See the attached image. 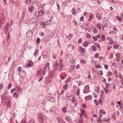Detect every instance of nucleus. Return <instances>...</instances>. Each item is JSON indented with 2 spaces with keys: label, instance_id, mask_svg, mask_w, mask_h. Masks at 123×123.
<instances>
[{
  "label": "nucleus",
  "instance_id": "nucleus-63",
  "mask_svg": "<svg viewBox=\"0 0 123 123\" xmlns=\"http://www.w3.org/2000/svg\"><path fill=\"white\" fill-rule=\"evenodd\" d=\"M101 25H100V26H99V25H98V23L97 24V27H98V29H100L101 28Z\"/></svg>",
  "mask_w": 123,
  "mask_h": 123
},
{
  "label": "nucleus",
  "instance_id": "nucleus-41",
  "mask_svg": "<svg viewBox=\"0 0 123 123\" xmlns=\"http://www.w3.org/2000/svg\"><path fill=\"white\" fill-rule=\"evenodd\" d=\"M93 15H91L89 16V21H91V19L93 18Z\"/></svg>",
  "mask_w": 123,
  "mask_h": 123
},
{
  "label": "nucleus",
  "instance_id": "nucleus-52",
  "mask_svg": "<svg viewBox=\"0 0 123 123\" xmlns=\"http://www.w3.org/2000/svg\"><path fill=\"white\" fill-rule=\"evenodd\" d=\"M105 37L104 35H103L102 36V37L101 38V39L102 41H104L105 40Z\"/></svg>",
  "mask_w": 123,
  "mask_h": 123
},
{
  "label": "nucleus",
  "instance_id": "nucleus-21",
  "mask_svg": "<svg viewBox=\"0 0 123 123\" xmlns=\"http://www.w3.org/2000/svg\"><path fill=\"white\" fill-rule=\"evenodd\" d=\"M33 63H28L27 65V67H32L33 66Z\"/></svg>",
  "mask_w": 123,
  "mask_h": 123
},
{
  "label": "nucleus",
  "instance_id": "nucleus-9",
  "mask_svg": "<svg viewBox=\"0 0 123 123\" xmlns=\"http://www.w3.org/2000/svg\"><path fill=\"white\" fill-rule=\"evenodd\" d=\"M38 13L40 16H42L44 15V12L43 10H40L39 11Z\"/></svg>",
  "mask_w": 123,
  "mask_h": 123
},
{
  "label": "nucleus",
  "instance_id": "nucleus-53",
  "mask_svg": "<svg viewBox=\"0 0 123 123\" xmlns=\"http://www.w3.org/2000/svg\"><path fill=\"white\" fill-rule=\"evenodd\" d=\"M80 62L81 63H85L86 62L83 59H81L80 61Z\"/></svg>",
  "mask_w": 123,
  "mask_h": 123
},
{
  "label": "nucleus",
  "instance_id": "nucleus-3",
  "mask_svg": "<svg viewBox=\"0 0 123 123\" xmlns=\"http://www.w3.org/2000/svg\"><path fill=\"white\" fill-rule=\"evenodd\" d=\"M38 18V17L37 16H36V15L34 16L31 19V21H33L32 22L35 23L37 21V19Z\"/></svg>",
  "mask_w": 123,
  "mask_h": 123
},
{
  "label": "nucleus",
  "instance_id": "nucleus-29",
  "mask_svg": "<svg viewBox=\"0 0 123 123\" xmlns=\"http://www.w3.org/2000/svg\"><path fill=\"white\" fill-rule=\"evenodd\" d=\"M67 108V107H65V108H63L62 109V111L64 112L65 113L67 112V111L66 109Z\"/></svg>",
  "mask_w": 123,
  "mask_h": 123
},
{
  "label": "nucleus",
  "instance_id": "nucleus-24",
  "mask_svg": "<svg viewBox=\"0 0 123 123\" xmlns=\"http://www.w3.org/2000/svg\"><path fill=\"white\" fill-rule=\"evenodd\" d=\"M113 47L115 49H116L118 48V45H117L116 44H115L113 45Z\"/></svg>",
  "mask_w": 123,
  "mask_h": 123
},
{
  "label": "nucleus",
  "instance_id": "nucleus-43",
  "mask_svg": "<svg viewBox=\"0 0 123 123\" xmlns=\"http://www.w3.org/2000/svg\"><path fill=\"white\" fill-rule=\"evenodd\" d=\"M56 5H57V9L59 10H60V6L59 3H57L56 4Z\"/></svg>",
  "mask_w": 123,
  "mask_h": 123
},
{
  "label": "nucleus",
  "instance_id": "nucleus-8",
  "mask_svg": "<svg viewBox=\"0 0 123 123\" xmlns=\"http://www.w3.org/2000/svg\"><path fill=\"white\" fill-rule=\"evenodd\" d=\"M59 67L58 69V70L59 71H61L62 70V68H63L64 65L62 63H59Z\"/></svg>",
  "mask_w": 123,
  "mask_h": 123
},
{
  "label": "nucleus",
  "instance_id": "nucleus-15",
  "mask_svg": "<svg viewBox=\"0 0 123 123\" xmlns=\"http://www.w3.org/2000/svg\"><path fill=\"white\" fill-rule=\"evenodd\" d=\"M72 35L70 34L68 36L66 37V38L68 40H70L72 38Z\"/></svg>",
  "mask_w": 123,
  "mask_h": 123
},
{
  "label": "nucleus",
  "instance_id": "nucleus-5",
  "mask_svg": "<svg viewBox=\"0 0 123 123\" xmlns=\"http://www.w3.org/2000/svg\"><path fill=\"white\" fill-rule=\"evenodd\" d=\"M7 94V92L6 91H5L2 95L1 96V99L3 100L5 99L6 98V96Z\"/></svg>",
  "mask_w": 123,
  "mask_h": 123
},
{
  "label": "nucleus",
  "instance_id": "nucleus-12",
  "mask_svg": "<svg viewBox=\"0 0 123 123\" xmlns=\"http://www.w3.org/2000/svg\"><path fill=\"white\" fill-rule=\"evenodd\" d=\"M84 50H85V49L84 48H81L79 50V52L80 53H83V54H82V53L81 54V55H84V53H85V52L84 51Z\"/></svg>",
  "mask_w": 123,
  "mask_h": 123
},
{
  "label": "nucleus",
  "instance_id": "nucleus-46",
  "mask_svg": "<svg viewBox=\"0 0 123 123\" xmlns=\"http://www.w3.org/2000/svg\"><path fill=\"white\" fill-rule=\"evenodd\" d=\"M12 86V84L10 83L9 84V85L8 86V89H9Z\"/></svg>",
  "mask_w": 123,
  "mask_h": 123
},
{
  "label": "nucleus",
  "instance_id": "nucleus-4",
  "mask_svg": "<svg viewBox=\"0 0 123 123\" xmlns=\"http://www.w3.org/2000/svg\"><path fill=\"white\" fill-rule=\"evenodd\" d=\"M55 98L52 96L49 97L47 98V100L53 102L55 101Z\"/></svg>",
  "mask_w": 123,
  "mask_h": 123
},
{
  "label": "nucleus",
  "instance_id": "nucleus-31",
  "mask_svg": "<svg viewBox=\"0 0 123 123\" xmlns=\"http://www.w3.org/2000/svg\"><path fill=\"white\" fill-rule=\"evenodd\" d=\"M86 37H87L88 38V39H89V38H90V37H91V36L88 33H87L86 34Z\"/></svg>",
  "mask_w": 123,
  "mask_h": 123
},
{
  "label": "nucleus",
  "instance_id": "nucleus-10",
  "mask_svg": "<svg viewBox=\"0 0 123 123\" xmlns=\"http://www.w3.org/2000/svg\"><path fill=\"white\" fill-rule=\"evenodd\" d=\"M56 119L59 123H62L63 120L60 118L57 117L56 118Z\"/></svg>",
  "mask_w": 123,
  "mask_h": 123
},
{
  "label": "nucleus",
  "instance_id": "nucleus-36",
  "mask_svg": "<svg viewBox=\"0 0 123 123\" xmlns=\"http://www.w3.org/2000/svg\"><path fill=\"white\" fill-rule=\"evenodd\" d=\"M26 2L27 4L28 3V4H29V3H31V0H26Z\"/></svg>",
  "mask_w": 123,
  "mask_h": 123
},
{
  "label": "nucleus",
  "instance_id": "nucleus-57",
  "mask_svg": "<svg viewBox=\"0 0 123 123\" xmlns=\"http://www.w3.org/2000/svg\"><path fill=\"white\" fill-rule=\"evenodd\" d=\"M110 118H109L108 119H104L103 120V121H106L107 122H108L110 120Z\"/></svg>",
  "mask_w": 123,
  "mask_h": 123
},
{
  "label": "nucleus",
  "instance_id": "nucleus-59",
  "mask_svg": "<svg viewBox=\"0 0 123 123\" xmlns=\"http://www.w3.org/2000/svg\"><path fill=\"white\" fill-rule=\"evenodd\" d=\"M8 27L7 25L4 28V29L6 30H8Z\"/></svg>",
  "mask_w": 123,
  "mask_h": 123
},
{
  "label": "nucleus",
  "instance_id": "nucleus-64",
  "mask_svg": "<svg viewBox=\"0 0 123 123\" xmlns=\"http://www.w3.org/2000/svg\"><path fill=\"white\" fill-rule=\"evenodd\" d=\"M102 115L101 113H100L99 117H98V119H100V118H101L102 117Z\"/></svg>",
  "mask_w": 123,
  "mask_h": 123
},
{
  "label": "nucleus",
  "instance_id": "nucleus-34",
  "mask_svg": "<svg viewBox=\"0 0 123 123\" xmlns=\"http://www.w3.org/2000/svg\"><path fill=\"white\" fill-rule=\"evenodd\" d=\"M65 119L68 122H70V120L68 118V117H65Z\"/></svg>",
  "mask_w": 123,
  "mask_h": 123
},
{
  "label": "nucleus",
  "instance_id": "nucleus-42",
  "mask_svg": "<svg viewBox=\"0 0 123 123\" xmlns=\"http://www.w3.org/2000/svg\"><path fill=\"white\" fill-rule=\"evenodd\" d=\"M14 4L17 6H18L19 5V3L18 2H16L14 3Z\"/></svg>",
  "mask_w": 123,
  "mask_h": 123
},
{
  "label": "nucleus",
  "instance_id": "nucleus-11",
  "mask_svg": "<svg viewBox=\"0 0 123 123\" xmlns=\"http://www.w3.org/2000/svg\"><path fill=\"white\" fill-rule=\"evenodd\" d=\"M46 68H44V69L43 70L41 71L40 72L41 74L44 75L45 74V70L46 69Z\"/></svg>",
  "mask_w": 123,
  "mask_h": 123
},
{
  "label": "nucleus",
  "instance_id": "nucleus-32",
  "mask_svg": "<svg viewBox=\"0 0 123 123\" xmlns=\"http://www.w3.org/2000/svg\"><path fill=\"white\" fill-rule=\"evenodd\" d=\"M93 32L94 33H97L98 32V30L96 29L95 28H94Z\"/></svg>",
  "mask_w": 123,
  "mask_h": 123
},
{
  "label": "nucleus",
  "instance_id": "nucleus-17",
  "mask_svg": "<svg viewBox=\"0 0 123 123\" xmlns=\"http://www.w3.org/2000/svg\"><path fill=\"white\" fill-rule=\"evenodd\" d=\"M34 8L33 6H31L29 8V11L31 12H32L34 10Z\"/></svg>",
  "mask_w": 123,
  "mask_h": 123
},
{
  "label": "nucleus",
  "instance_id": "nucleus-16",
  "mask_svg": "<svg viewBox=\"0 0 123 123\" xmlns=\"http://www.w3.org/2000/svg\"><path fill=\"white\" fill-rule=\"evenodd\" d=\"M96 17L99 20H101V15L99 14L98 13H97L96 14Z\"/></svg>",
  "mask_w": 123,
  "mask_h": 123
},
{
  "label": "nucleus",
  "instance_id": "nucleus-23",
  "mask_svg": "<svg viewBox=\"0 0 123 123\" xmlns=\"http://www.w3.org/2000/svg\"><path fill=\"white\" fill-rule=\"evenodd\" d=\"M72 81V79L71 78H68L66 81V82L67 83V82H71Z\"/></svg>",
  "mask_w": 123,
  "mask_h": 123
},
{
  "label": "nucleus",
  "instance_id": "nucleus-2",
  "mask_svg": "<svg viewBox=\"0 0 123 123\" xmlns=\"http://www.w3.org/2000/svg\"><path fill=\"white\" fill-rule=\"evenodd\" d=\"M37 117L39 122L42 123H43L44 121V118L42 114L40 113H38Z\"/></svg>",
  "mask_w": 123,
  "mask_h": 123
},
{
  "label": "nucleus",
  "instance_id": "nucleus-44",
  "mask_svg": "<svg viewBox=\"0 0 123 123\" xmlns=\"http://www.w3.org/2000/svg\"><path fill=\"white\" fill-rule=\"evenodd\" d=\"M18 96V93L16 92L14 93L13 95V96L14 97H16V96Z\"/></svg>",
  "mask_w": 123,
  "mask_h": 123
},
{
  "label": "nucleus",
  "instance_id": "nucleus-30",
  "mask_svg": "<svg viewBox=\"0 0 123 123\" xmlns=\"http://www.w3.org/2000/svg\"><path fill=\"white\" fill-rule=\"evenodd\" d=\"M57 55L56 54H54L53 55V57L54 59H55L56 58Z\"/></svg>",
  "mask_w": 123,
  "mask_h": 123
},
{
  "label": "nucleus",
  "instance_id": "nucleus-7",
  "mask_svg": "<svg viewBox=\"0 0 123 123\" xmlns=\"http://www.w3.org/2000/svg\"><path fill=\"white\" fill-rule=\"evenodd\" d=\"M55 74L53 71L49 72V76L50 78H53Z\"/></svg>",
  "mask_w": 123,
  "mask_h": 123
},
{
  "label": "nucleus",
  "instance_id": "nucleus-28",
  "mask_svg": "<svg viewBox=\"0 0 123 123\" xmlns=\"http://www.w3.org/2000/svg\"><path fill=\"white\" fill-rule=\"evenodd\" d=\"M30 32H27V35H26L27 37H31V36L32 34V33H31V35L30 36L29 34H30Z\"/></svg>",
  "mask_w": 123,
  "mask_h": 123
},
{
  "label": "nucleus",
  "instance_id": "nucleus-38",
  "mask_svg": "<svg viewBox=\"0 0 123 123\" xmlns=\"http://www.w3.org/2000/svg\"><path fill=\"white\" fill-rule=\"evenodd\" d=\"M25 12L24 11L23 12V13L22 14V18L21 19H22L23 20V19L25 17Z\"/></svg>",
  "mask_w": 123,
  "mask_h": 123
},
{
  "label": "nucleus",
  "instance_id": "nucleus-49",
  "mask_svg": "<svg viewBox=\"0 0 123 123\" xmlns=\"http://www.w3.org/2000/svg\"><path fill=\"white\" fill-rule=\"evenodd\" d=\"M47 54L43 55V57L44 59L46 58L47 57Z\"/></svg>",
  "mask_w": 123,
  "mask_h": 123
},
{
  "label": "nucleus",
  "instance_id": "nucleus-14",
  "mask_svg": "<svg viewBox=\"0 0 123 123\" xmlns=\"http://www.w3.org/2000/svg\"><path fill=\"white\" fill-rule=\"evenodd\" d=\"M85 98L86 100V101L89 100V99H90L92 98V97L90 95L88 96Z\"/></svg>",
  "mask_w": 123,
  "mask_h": 123
},
{
  "label": "nucleus",
  "instance_id": "nucleus-56",
  "mask_svg": "<svg viewBox=\"0 0 123 123\" xmlns=\"http://www.w3.org/2000/svg\"><path fill=\"white\" fill-rule=\"evenodd\" d=\"M85 89L83 90V92L84 93H86L87 92H88V90H85Z\"/></svg>",
  "mask_w": 123,
  "mask_h": 123
},
{
  "label": "nucleus",
  "instance_id": "nucleus-45",
  "mask_svg": "<svg viewBox=\"0 0 123 123\" xmlns=\"http://www.w3.org/2000/svg\"><path fill=\"white\" fill-rule=\"evenodd\" d=\"M95 67L97 68H101V66L99 65H98L97 66L96 65L95 66Z\"/></svg>",
  "mask_w": 123,
  "mask_h": 123
},
{
  "label": "nucleus",
  "instance_id": "nucleus-35",
  "mask_svg": "<svg viewBox=\"0 0 123 123\" xmlns=\"http://www.w3.org/2000/svg\"><path fill=\"white\" fill-rule=\"evenodd\" d=\"M89 89V87H88V86L87 85H86L85 86V90H88Z\"/></svg>",
  "mask_w": 123,
  "mask_h": 123
},
{
  "label": "nucleus",
  "instance_id": "nucleus-1",
  "mask_svg": "<svg viewBox=\"0 0 123 123\" xmlns=\"http://www.w3.org/2000/svg\"><path fill=\"white\" fill-rule=\"evenodd\" d=\"M6 17L5 15L2 14L0 17V28L1 25L3 24L5 22Z\"/></svg>",
  "mask_w": 123,
  "mask_h": 123
},
{
  "label": "nucleus",
  "instance_id": "nucleus-37",
  "mask_svg": "<svg viewBox=\"0 0 123 123\" xmlns=\"http://www.w3.org/2000/svg\"><path fill=\"white\" fill-rule=\"evenodd\" d=\"M79 123H83V119L81 118L79 120Z\"/></svg>",
  "mask_w": 123,
  "mask_h": 123
},
{
  "label": "nucleus",
  "instance_id": "nucleus-27",
  "mask_svg": "<svg viewBox=\"0 0 123 123\" xmlns=\"http://www.w3.org/2000/svg\"><path fill=\"white\" fill-rule=\"evenodd\" d=\"M106 87L107 88L109 87L110 86V85L109 83H106Z\"/></svg>",
  "mask_w": 123,
  "mask_h": 123
},
{
  "label": "nucleus",
  "instance_id": "nucleus-62",
  "mask_svg": "<svg viewBox=\"0 0 123 123\" xmlns=\"http://www.w3.org/2000/svg\"><path fill=\"white\" fill-rule=\"evenodd\" d=\"M82 42L81 39L80 38L78 40V43H80Z\"/></svg>",
  "mask_w": 123,
  "mask_h": 123
},
{
  "label": "nucleus",
  "instance_id": "nucleus-22",
  "mask_svg": "<svg viewBox=\"0 0 123 123\" xmlns=\"http://www.w3.org/2000/svg\"><path fill=\"white\" fill-rule=\"evenodd\" d=\"M74 69V66H71L69 68V70L71 71L73 70Z\"/></svg>",
  "mask_w": 123,
  "mask_h": 123
},
{
  "label": "nucleus",
  "instance_id": "nucleus-58",
  "mask_svg": "<svg viewBox=\"0 0 123 123\" xmlns=\"http://www.w3.org/2000/svg\"><path fill=\"white\" fill-rule=\"evenodd\" d=\"M40 36L43 37L44 36V33L43 32H41L40 33Z\"/></svg>",
  "mask_w": 123,
  "mask_h": 123
},
{
  "label": "nucleus",
  "instance_id": "nucleus-33",
  "mask_svg": "<svg viewBox=\"0 0 123 123\" xmlns=\"http://www.w3.org/2000/svg\"><path fill=\"white\" fill-rule=\"evenodd\" d=\"M99 74L100 76H102L103 74L102 71V70H100L99 71Z\"/></svg>",
  "mask_w": 123,
  "mask_h": 123
},
{
  "label": "nucleus",
  "instance_id": "nucleus-51",
  "mask_svg": "<svg viewBox=\"0 0 123 123\" xmlns=\"http://www.w3.org/2000/svg\"><path fill=\"white\" fill-rule=\"evenodd\" d=\"M98 53H96L94 55V57L95 58H98Z\"/></svg>",
  "mask_w": 123,
  "mask_h": 123
},
{
  "label": "nucleus",
  "instance_id": "nucleus-13",
  "mask_svg": "<svg viewBox=\"0 0 123 123\" xmlns=\"http://www.w3.org/2000/svg\"><path fill=\"white\" fill-rule=\"evenodd\" d=\"M41 25H44L43 26V27L44 28L45 27V26H46L48 25V23L47 22H42L41 24Z\"/></svg>",
  "mask_w": 123,
  "mask_h": 123
},
{
  "label": "nucleus",
  "instance_id": "nucleus-19",
  "mask_svg": "<svg viewBox=\"0 0 123 123\" xmlns=\"http://www.w3.org/2000/svg\"><path fill=\"white\" fill-rule=\"evenodd\" d=\"M27 123H36V122L33 119H31L29 120Z\"/></svg>",
  "mask_w": 123,
  "mask_h": 123
},
{
  "label": "nucleus",
  "instance_id": "nucleus-60",
  "mask_svg": "<svg viewBox=\"0 0 123 123\" xmlns=\"http://www.w3.org/2000/svg\"><path fill=\"white\" fill-rule=\"evenodd\" d=\"M67 84H66L63 87V88L64 89H66L67 87Z\"/></svg>",
  "mask_w": 123,
  "mask_h": 123
},
{
  "label": "nucleus",
  "instance_id": "nucleus-25",
  "mask_svg": "<svg viewBox=\"0 0 123 123\" xmlns=\"http://www.w3.org/2000/svg\"><path fill=\"white\" fill-rule=\"evenodd\" d=\"M95 45L97 47V48H100V47L99 44L98 43H95Z\"/></svg>",
  "mask_w": 123,
  "mask_h": 123
},
{
  "label": "nucleus",
  "instance_id": "nucleus-26",
  "mask_svg": "<svg viewBox=\"0 0 123 123\" xmlns=\"http://www.w3.org/2000/svg\"><path fill=\"white\" fill-rule=\"evenodd\" d=\"M92 50L93 51H95L96 50V47L93 45L92 46Z\"/></svg>",
  "mask_w": 123,
  "mask_h": 123
},
{
  "label": "nucleus",
  "instance_id": "nucleus-50",
  "mask_svg": "<svg viewBox=\"0 0 123 123\" xmlns=\"http://www.w3.org/2000/svg\"><path fill=\"white\" fill-rule=\"evenodd\" d=\"M49 64H50V63L49 62H47L46 64V67H48L49 66Z\"/></svg>",
  "mask_w": 123,
  "mask_h": 123
},
{
  "label": "nucleus",
  "instance_id": "nucleus-39",
  "mask_svg": "<svg viewBox=\"0 0 123 123\" xmlns=\"http://www.w3.org/2000/svg\"><path fill=\"white\" fill-rule=\"evenodd\" d=\"M81 111V113L83 114H84L85 112V110H82V109H81L80 110Z\"/></svg>",
  "mask_w": 123,
  "mask_h": 123
},
{
  "label": "nucleus",
  "instance_id": "nucleus-40",
  "mask_svg": "<svg viewBox=\"0 0 123 123\" xmlns=\"http://www.w3.org/2000/svg\"><path fill=\"white\" fill-rule=\"evenodd\" d=\"M3 84L2 83L0 84V89H2L3 87Z\"/></svg>",
  "mask_w": 123,
  "mask_h": 123
},
{
  "label": "nucleus",
  "instance_id": "nucleus-61",
  "mask_svg": "<svg viewBox=\"0 0 123 123\" xmlns=\"http://www.w3.org/2000/svg\"><path fill=\"white\" fill-rule=\"evenodd\" d=\"M112 75V73L110 72H109L108 73V75H107V76H111Z\"/></svg>",
  "mask_w": 123,
  "mask_h": 123
},
{
  "label": "nucleus",
  "instance_id": "nucleus-54",
  "mask_svg": "<svg viewBox=\"0 0 123 123\" xmlns=\"http://www.w3.org/2000/svg\"><path fill=\"white\" fill-rule=\"evenodd\" d=\"M21 67H19L18 69H17V70H18V71H21Z\"/></svg>",
  "mask_w": 123,
  "mask_h": 123
},
{
  "label": "nucleus",
  "instance_id": "nucleus-6",
  "mask_svg": "<svg viewBox=\"0 0 123 123\" xmlns=\"http://www.w3.org/2000/svg\"><path fill=\"white\" fill-rule=\"evenodd\" d=\"M19 74L21 77H24L26 75V73L23 71H21L20 72Z\"/></svg>",
  "mask_w": 123,
  "mask_h": 123
},
{
  "label": "nucleus",
  "instance_id": "nucleus-48",
  "mask_svg": "<svg viewBox=\"0 0 123 123\" xmlns=\"http://www.w3.org/2000/svg\"><path fill=\"white\" fill-rule=\"evenodd\" d=\"M104 67H105V69L106 70H107L108 69V65H104Z\"/></svg>",
  "mask_w": 123,
  "mask_h": 123
},
{
  "label": "nucleus",
  "instance_id": "nucleus-47",
  "mask_svg": "<svg viewBox=\"0 0 123 123\" xmlns=\"http://www.w3.org/2000/svg\"><path fill=\"white\" fill-rule=\"evenodd\" d=\"M95 91L97 93H98L99 92V91H98V88L96 87L95 89Z\"/></svg>",
  "mask_w": 123,
  "mask_h": 123
},
{
  "label": "nucleus",
  "instance_id": "nucleus-55",
  "mask_svg": "<svg viewBox=\"0 0 123 123\" xmlns=\"http://www.w3.org/2000/svg\"><path fill=\"white\" fill-rule=\"evenodd\" d=\"M40 40V39L39 38H37V43H39V42Z\"/></svg>",
  "mask_w": 123,
  "mask_h": 123
},
{
  "label": "nucleus",
  "instance_id": "nucleus-20",
  "mask_svg": "<svg viewBox=\"0 0 123 123\" xmlns=\"http://www.w3.org/2000/svg\"><path fill=\"white\" fill-rule=\"evenodd\" d=\"M72 12L74 15L75 16L76 15V11L75 9L74 8H73L72 9Z\"/></svg>",
  "mask_w": 123,
  "mask_h": 123
},
{
  "label": "nucleus",
  "instance_id": "nucleus-18",
  "mask_svg": "<svg viewBox=\"0 0 123 123\" xmlns=\"http://www.w3.org/2000/svg\"><path fill=\"white\" fill-rule=\"evenodd\" d=\"M99 113H100H100H103L104 114H105L106 113V112L103 109H102L101 110H100L99 111Z\"/></svg>",
  "mask_w": 123,
  "mask_h": 123
}]
</instances>
